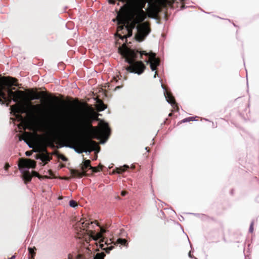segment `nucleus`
I'll return each mask as SVG.
<instances>
[{"instance_id":"obj_13","label":"nucleus","mask_w":259,"mask_h":259,"mask_svg":"<svg viewBox=\"0 0 259 259\" xmlns=\"http://www.w3.org/2000/svg\"><path fill=\"white\" fill-rule=\"evenodd\" d=\"M88 235L91 237L93 240L96 241L102 237L101 233H98L96 235H94V232L93 230H89Z\"/></svg>"},{"instance_id":"obj_33","label":"nucleus","mask_w":259,"mask_h":259,"mask_svg":"<svg viewBox=\"0 0 259 259\" xmlns=\"http://www.w3.org/2000/svg\"><path fill=\"white\" fill-rule=\"evenodd\" d=\"M126 194V192L125 191H122L121 192V195L123 196H125Z\"/></svg>"},{"instance_id":"obj_17","label":"nucleus","mask_w":259,"mask_h":259,"mask_svg":"<svg viewBox=\"0 0 259 259\" xmlns=\"http://www.w3.org/2000/svg\"><path fill=\"white\" fill-rule=\"evenodd\" d=\"M96 107L97 110L100 111H103L106 108L105 105L100 100L97 101Z\"/></svg>"},{"instance_id":"obj_9","label":"nucleus","mask_w":259,"mask_h":259,"mask_svg":"<svg viewBox=\"0 0 259 259\" xmlns=\"http://www.w3.org/2000/svg\"><path fill=\"white\" fill-rule=\"evenodd\" d=\"M7 93L9 97H13V100L16 102H22L26 94L24 91H17L13 92L11 89H8Z\"/></svg>"},{"instance_id":"obj_28","label":"nucleus","mask_w":259,"mask_h":259,"mask_svg":"<svg viewBox=\"0 0 259 259\" xmlns=\"http://www.w3.org/2000/svg\"><path fill=\"white\" fill-rule=\"evenodd\" d=\"M193 120H194L193 117H189V118L184 119L183 120V122H187V121H193Z\"/></svg>"},{"instance_id":"obj_6","label":"nucleus","mask_w":259,"mask_h":259,"mask_svg":"<svg viewBox=\"0 0 259 259\" xmlns=\"http://www.w3.org/2000/svg\"><path fill=\"white\" fill-rule=\"evenodd\" d=\"M93 137L98 139L106 138L109 133V128L107 123H101L100 127L92 131Z\"/></svg>"},{"instance_id":"obj_20","label":"nucleus","mask_w":259,"mask_h":259,"mask_svg":"<svg viewBox=\"0 0 259 259\" xmlns=\"http://www.w3.org/2000/svg\"><path fill=\"white\" fill-rule=\"evenodd\" d=\"M38 145H44L46 143V138L42 137H39L37 141Z\"/></svg>"},{"instance_id":"obj_10","label":"nucleus","mask_w":259,"mask_h":259,"mask_svg":"<svg viewBox=\"0 0 259 259\" xmlns=\"http://www.w3.org/2000/svg\"><path fill=\"white\" fill-rule=\"evenodd\" d=\"M35 166V161L30 159H20L18 164L20 170L23 168H34Z\"/></svg>"},{"instance_id":"obj_8","label":"nucleus","mask_w":259,"mask_h":259,"mask_svg":"<svg viewBox=\"0 0 259 259\" xmlns=\"http://www.w3.org/2000/svg\"><path fill=\"white\" fill-rule=\"evenodd\" d=\"M140 54L141 55H145L149 56V60L147 62L150 63L152 71L155 70L159 64V60L155 58V54L153 53H148L145 51H142Z\"/></svg>"},{"instance_id":"obj_39","label":"nucleus","mask_w":259,"mask_h":259,"mask_svg":"<svg viewBox=\"0 0 259 259\" xmlns=\"http://www.w3.org/2000/svg\"><path fill=\"white\" fill-rule=\"evenodd\" d=\"M120 1H122V2H124L125 1V0H119Z\"/></svg>"},{"instance_id":"obj_1","label":"nucleus","mask_w":259,"mask_h":259,"mask_svg":"<svg viewBox=\"0 0 259 259\" xmlns=\"http://www.w3.org/2000/svg\"><path fill=\"white\" fill-rule=\"evenodd\" d=\"M22 102L12 106L11 109L15 113H26L28 118V124L30 128L41 131H47L48 133L56 137L66 134L72 123L81 126L88 122L91 118V110L84 108L80 110L78 114L75 115L73 112L66 110L62 112L59 118L53 122L50 126L45 125L39 122L38 115L41 113L40 104L32 105L31 100L39 99L42 92L37 93L32 89L27 90Z\"/></svg>"},{"instance_id":"obj_5","label":"nucleus","mask_w":259,"mask_h":259,"mask_svg":"<svg viewBox=\"0 0 259 259\" xmlns=\"http://www.w3.org/2000/svg\"><path fill=\"white\" fill-rule=\"evenodd\" d=\"M16 79L12 77H3L0 78V102H2L1 98L6 100L7 98L5 93L4 92V85L11 87L13 85H17L15 83Z\"/></svg>"},{"instance_id":"obj_18","label":"nucleus","mask_w":259,"mask_h":259,"mask_svg":"<svg viewBox=\"0 0 259 259\" xmlns=\"http://www.w3.org/2000/svg\"><path fill=\"white\" fill-rule=\"evenodd\" d=\"M39 158L41 161L46 162V163L50 161V159L48 155L44 154L40 155Z\"/></svg>"},{"instance_id":"obj_14","label":"nucleus","mask_w":259,"mask_h":259,"mask_svg":"<svg viewBox=\"0 0 259 259\" xmlns=\"http://www.w3.org/2000/svg\"><path fill=\"white\" fill-rule=\"evenodd\" d=\"M71 174L73 177L81 178L83 176L85 175V171L79 172L76 170H72Z\"/></svg>"},{"instance_id":"obj_16","label":"nucleus","mask_w":259,"mask_h":259,"mask_svg":"<svg viewBox=\"0 0 259 259\" xmlns=\"http://www.w3.org/2000/svg\"><path fill=\"white\" fill-rule=\"evenodd\" d=\"M167 101L170 104H175V102L174 97L168 93L164 94Z\"/></svg>"},{"instance_id":"obj_29","label":"nucleus","mask_w":259,"mask_h":259,"mask_svg":"<svg viewBox=\"0 0 259 259\" xmlns=\"http://www.w3.org/2000/svg\"><path fill=\"white\" fill-rule=\"evenodd\" d=\"M59 157L64 161H66L67 160V158L63 155H61Z\"/></svg>"},{"instance_id":"obj_38","label":"nucleus","mask_w":259,"mask_h":259,"mask_svg":"<svg viewBox=\"0 0 259 259\" xmlns=\"http://www.w3.org/2000/svg\"><path fill=\"white\" fill-rule=\"evenodd\" d=\"M156 73H157V72H155V75H154V77H156Z\"/></svg>"},{"instance_id":"obj_4","label":"nucleus","mask_w":259,"mask_h":259,"mask_svg":"<svg viewBox=\"0 0 259 259\" xmlns=\"http://www.w3.org/2000/svg\"><path fill=\"white\" fill-rule=\"evenodd\" d=\"M97 147V143L90 139H77L74 144V149L78 153L95 150Z\"/></svg>"},{"instance_id":"obj_32","label":"nucleus","mask_w":259,"mask_h":259,"mask_svg":"<svg viewBox=\"0 0 259 259\" xmlns=\"http://www.w3.org/2000/svg\"><path fill=\"white\" fill-rule=\"evenodd\" d=\"M9 167H10L9 164L7 163L5 164V169H7Z\"/></svg>"},{"instance_id":"obj_11","label":"nucleus","mask_w":259,"mask_h":259,"mask_svg":"<svg viewBox=\"0 0 259 259\" xmlns=\"http://www.w3.org/2000/svg\"><path fill=\"white\" fill-rule=\"evenodd\" d=\"M93 224V222L90 223L87 220L84 221L83 220H80L77 223L76 227L81 230H85L87 234L88 235L89 230H92Z\"/></svg>"},{"instance_id":"obj_26","label":"nucleus","mask_w":259,"mask_h":259,"mask_svg":"<svg viewBox=\"0 0 259 259\" xmlns=\"http://www.w3.org/2000/svg\"><path fill=\"white\" fill-rule=\"evenodd\" d=\"M90 168L92 169L93 172H97L100 170L101 167L90 166Z\"/></svg>"},{"instance_id":"obj_37","label":"nucleus","mask_w":259,"mask_h":259,"mask_svg":"<svg viewBox=\"0 0 259 259\" xmlns=\"http://www.w3.org/2000/svg\"><path fill=\"white\" fill-rule=\"evenodd\" d=\"M26 143H27V144L28 145V146H29V147L30 148H32V147H32V146H31L30 145H29V144L27 142H26Z\"/></svg>"},{"instance_id":"obj_34","label":"nucleus","mask_w":259,"mask_h":259,"mask_svg":"<svg viewBox=\"0 0 259 259\" xmlns=\"http://www.w3.org/2000/svg\"><path fill=\"white\" fill-rule=\"evenodd\" d=\"M108 2L110 4H113L115 3V1L114 0H108Z\"/></svg>"},{"instance_id":"obj_15","label":"nucleus","mask_w":259,"mask_h":259,"mask_svg":"<svg viewBox=\"0 0 259 259\" xmlns=\"http://www.w3.org/2000/svg\"><path fill=\"white\" fill-rule=\"evenodd\" d=\"M68 259H83L82 254L76 253H72L68 254Z\"/></svg>"},{"instance_id":"obj_3","label":"nucleus","mask_w":259,"mask_h":259,"mask_svg":"<svg viewBox=\"0 0 259 259\" xmlns=\"http://www.w3.org/2000/svg\"><path fill=\"white\" fill-rule=\"evenodd\" d=\"M118 51L125 57L126 61L131 64L126 68L127 71L134 72L138 74H141L143 72L145 69L144 64L141 61L134 63L136 57V53L133 50L127 48L125 44H124L118 49Z\"/></svg>"},{"instance_id":"obj_2","label":"nucleus","mask_w":259,"mask_h":259,"mask_svg":"<svg viewBox=\"0 0 259 259\" xmlns=\"http://www.w3.org/2000/svg\"><path fill=\"white\" fill-rule=\"evenodd\" d=\"M167 0H136L135 5L130 10L126 7H122L118 12L117 19L119 24L118 31L122 30L126 24V29L128 32L126 35L120 37L126 38L132 35V30L137 24L143 21L146 18V13L142 10L148 2L152 8L157 9L160 6L165 4Z\"/></svg>"},{"instance_id":"obj_7","label":"nucleus","mask_w":259,"mask_h":259,"mask_svg":"<svg viewBox=\"0 0 259 259\" xmlns=\"http://www.w3.org/2000/svg\"><path fill=\"white\" fill-rule=\"evenodd\" d=\"M150 32V29L148 22H145L139 24L137 26V33L136 36L137 40L143 41Z\"/></svg>"},{"instance_id":"obj_36","label":"nucleus","mask_w":259,"mask_h":259,"mask_svg":"<svg viewBox=\"0 0 259 259\" xmlns=\"http://www.w3.org/2000/svg\"><path fill=\"white\" fill-rule=\"evenodd\" d=\"M15 255H13L11 258H10L9 259H15Z\"/></svg>"},{"instance_id":"obj_30","label":"nucleus","mask_w":259,"mask_h":259,"mask_svg":"<svg viewBox=\"0 0 259 259\" xmlns=\"http://www.w3.org/2000/svg\"><path fill=\"white\" fill-rule=\"evenodd\" d=\"M253 223H252L250 225V228H249V231L250 232H253Z\"/></svg>"},{"instance_id":"obj_21","label":"nucleus","mask_w":259,"mask_h":259,"mask_svg":"<svg viewBox=\"0 0 259 259\" xmlns=\"http://www.w3.org/2000/svg\"><path fill=\"white\" fill-rule=\"evenodd\" d=\"M105 254L103 252L97 253L95 256V259H104Z\"/></svg>"},{"instance_id":"obj_35","label":"nucleus","mask_w":259,"mask_h":259,"mask_svg":"<svg viewBox=\"0 0 259 259\" xmlns=\"http://www.w3.org/2000/svg\"><path fill=\"white\" fill-rule=\"evenodd\" d=\"M105 232V230L103 228L101 229V232L100 233H101V234L102 235V233Z\"/></svg>"},{"instance_id":"obj_27","label":"nucleus","mask_w":259,"mask_h":259,"mask_svg":"<svg viewBox=\"0 0 259 259\" xmlns=\"http://www.w3.org/2000/svg\"><path fill=\"white\" fill-rule=\"evenodd\" d=\"M31 175L32 177L35 176V177H38L39 179L41 178V177L39 176V175L36 171H32V173L31 174Z\"/></svg>"},{"instance_id":"obj_31","label":"nucleus","mask_w":259,"mask_h":259,"mask_svg":"<svg viewBox=\"0 0 259 259\" xmlns=\"http://www.w3.org/2000/svg\"><path fill=\"white\" fill-rule=\"evenodd\" d=\"M25 154H26V156H29L31 155V152H29V151H27V152H26Z\"/></svg>"},{"instance_id":"obj_24","label":"nucleus","mask_w":259,"mask_h":259,"mask_svg":"<svg viewBox=\"0 0 259 259\" xmlns=\"http://www.w3.org/2000/svg\"><path fill=\"white\" fill-rule=\"evenodd\" d=\"M117 242L119 244L125 245L126 243V240L124 239H118L117 240Z\"/></svg>"},{"instance_id":"obj_23","label":"nucleus","mask_w":259,"mask_h":259,"mask_svg":"<svg viewBox=\"0 0 259 259\" xmlns=\"http://www.w3.org/2000/svg\"><path fill=\"white\" fill-rule=\"evenodd\" d=\"M69 205L70 207H75L76 206H77V204L76 202H75V201L71 200L69 201Z\"/></svg>"},{"instance_id":"obj_19","label":"nucleus","mask_w":259,"mask_h":259,"mask_svg":"<svg viewBox=\"0 0 259 259\" xmlns=\"http://www.w3.org/2000/svg\"><path fill=\"white\" fill-rule=\"evenodd\" d=\"M91 161L90 160H86L83 162V165L82 166V169L83 170L84 168H87L90 166Z\"/></svg>"},{"instance_id":"obj_12","label":"nucleus","mask_w":259,"mask_h":259,"mask_svg":"<svg viewBox=\"0 0 259 259\" xmlns=\"http://www.w3.org/2000/svg\"><path fill=\"white\" fill-rule=\"evenodd\" d=\"M23 173V179L25 184L29 182L31 180L32 176L28 171H22Z\"/></svg>"},{"instance_id":"obj_25","label":"nucleus","mask_w":259,"mask_h":259,"mask_svg":"<svg viewBox=\"0 0 259 259\" xmlns=\"http://www.w3.org/2000/svg\"><path fill=\"white\" fill-rule=\"evenodd\" d=\"M128 166L127 165H124L123 167H120L117 169L118 173H121L125 170V168H128Z\"/></svg>"},{"instance_id":"obj_22","label":"nucleus","mask_w":259,"mask_h":259,"mask_svg":"<svg viewBox=\"0 0 259 259\" xmlns=\"http://www.w3.org/2000/svg\"><path fill=\"white\" fill-rule=\"evenodd\" d=\"M35 250H36V248L35 247L28 248L29 254H31L32 258L33 257V255L35 254Z\"/></svg>"}]
</instances>
